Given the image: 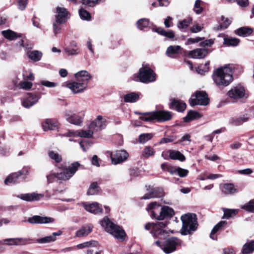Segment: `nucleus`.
Instances as JSON below:
<instances>
[{
  "label": "nucleus",
  "mask_w": 254,
  "mask_h": 254,
  "mask_svg": "<svg viewBox=\"0 0 254 254\" xmlns=\"http://www.w3.org/2000/svg\"><path fill=\"white\" fill-rule=\"evenodd\" d=\"M234 66L228 64L217 68L213 71V80L217 86L226 87L233 80V73Z\"/></svg>",
  "instance_id": "1"
},
{
  "label": "nucleus",
  "mask_w": 254,
  "mask_h": 254,
  "mask_svg": "<svg viewBox=\"0 0 254 254\" xmlns=\"http://www.w3.org/2000/svg\"><path fill=\"white\" fill-rule=\"evenodd\" d=\"M75 77L76 81L67 84L66 86L74 93L82 92L86 89L91 76L87 71L81 70L77 72Z\"/></svg>",
  "instance_id": "2"
},
{
  "label": "nucleus",
  "mask_w": 254,
  "mask_h": 254,
  "mask_svg": "<svg viewBox=\"0 0 254 254\" xmlns=\"http://www.w3.org/2000/svg\"><path fill=\"white\" fill-rule=\"evenodd\" d=\"M182 221V228L180 230L181 234L183 235L191 234L195 231L198 226L197 218L193 213H188L181 216Z\"/></svg>",
  "instance_id": "3"
},
{
  "label": "nucleus",
  "mask_w": 254,
  "mask_h": 254,
  "mask_svg": "<svg viewBox=\"0 0 254 254\" xmlns=\"http://www.w3.org/2000/svg\"><path fill=\"white\" fill-rule=\"evenodd\" d=\"M101 226L105 230L116 239L123 241L126 236L124 230L119 226L113 223L108 217H105L100 221Z\"/></svg>",
  "instance_id": "4"
},
{
  "label": "nucleus",
  "mask_w": 254,
  "mask_h": 254,
  "mask_svg": "<svg viewBox=\"0 0 254 254\" xmlns=\"http://www.w3.org/2000/svg\"><path fill=\"white\" fill-rule=\"evenodd\" d=\"M140 114L139 119L145 122H152L156 120L159 122H164L170 120L172 118V114L166 111H156L152 112H146Z\"/></svg>",
  "instance_id": "5"
},
{
  "label": "nucleus",
  "mask_w": 254,
  "mask_h": 254,
  "mask_svg": "<svg viewBox=\"0 0 254 254\" xmlns=\"http://www.w3.org/2000/svg\"><path fill=\"white\" fill-rule=\"evenodd\" d=\"M80 166L78 162H75L68 166L61 167L60 172L58 173L57 179L63 181L69 180L75 174Z\"/></svg>",
  "instance_id": "6"
},
{
  "label": "nucleus",
  "mask_w": 254,
  "mask_h": 254,
  "mask_svg": "<svg viewBox=\"0 0 254 254\" xmlns=\"http://www.w3.org/2000/svg\"><path fill=\"white\" fill-rule=\"evenodd\" d=\"M155 244L165 253L168 254L174 252L178 246H181V241L176 237H172L163 243L160 240H157L155 242Z\"/></svg>",
  "instance_id": "7"
},
{
  "label": "nucleus",
  "mask_w": 254,
  "mask_h": 254,
  "mask_svg": "<svg viewBox=\"0 0 254 254\" xmlns=\"http://www.w3.org/2000/svg\"><path fill=\"white\" fill-rule=\"evenodd\" d=\"M189 103L192 107L195 105L206 106L209 103L208 95L205 91H196L191 96L189 100Z\"/></svg>",
  "instance_id": "8"
},
{
  "label": "nucleus",
  "mask_w": 254,
  "mask_h": 254,
  "mask_svg": "<svg viewBox=\"0 0 254 254\" xmlns=\"http://www.w3.org/2000/svg\"><path fill=\"white\" fill-rule=\"evenodd\" d=\"M138 77L140 81L149 83L156 80V74L148 65L143 64L142 67L139 70Z\"/></svg>",
  "instance_id": "9"
},
{
  "label": "nucleus",
  "mask_w": 254,
  "mask_h": 254,
  "mask_svg": "<svg viewBox=\"0 0 254 254\" xmlns=\"http://www.w3.org/2000/svg\"><path fill=\"white\" fill-rule=\"evenodd\" d=\"M167 225V223L163 222L156 223H148L145 225V229L146 230L150 231V233L153 237L157 238L158 236H161L164 233H166L164 229Z\"/></svg>",
  "instance_id": "10"
},
{
  "label": "nucleus",
  "mask_w": 254,
  "mask_h": 254,
  "mask_svg": "<svg viewBox=\"0 0 254 254\" xmlns=\"http://www.w3.org/2000/svg\"><path fill=\"white\" fill-rule=\"evenodd\" d=\"M227 95L233 102H237L245 97V89L240 85L232 87L227 93Z\"/></svg>",
  "instance_id": "11"
},
{
  "label": "nucleus",
  "mask_w": 254,
  "mask_h": 254,
  "mask_svg": "<svg viewBox=\"0 0 254 254\" xmlns=\"http://www.w3.org/2000/svg\"><path fill=\"white\" fill-rule=\"evenodd\" d=\"M29 169L30 168L27 166L24 167L19 172L11 174L5 179V184L8 185L12 183H17L18 182V180L19 178H21L22 180L24 179L25 176L28 174Z\"/></svg>",
  "instance_id": "12"
},
{
  "label": "nucleus",
  "mask_w": 254,
  "mask_h": 254,
  "mask_svg": "<svg viewBox=\"0 0 254 254\" xmlns=\"http://www.w3.org/2000/svg\"><path fill=\"white\" fill-rule=\"evenodd\" d=\"M108 153L109 154L112 163L115 165L124 162L128 157V153L124 150L116 151L114 154L111 151H108Z\"/></svg>",
  "instance_id": "13"
},
{
  "label": "nucleus",
  "mask_w": 254,
  "mask_h": 254,
  "mask_svg": "<svg viewBox=\"0 0 254 254\" xmlns=\"http://www.w3.org/2000/svg\"><path fill=\"white\" fill-rule=\"evenodd\" d=\"M146 210L151 211V217L153 219L161 220L162 218V206L156 202L150 203L147 206Z\"/></svg>",
  "instance_id": "14"
},
{
  "label": "nucleus",
  "mask_w": 254,
  "mask_h": 254,
  "mask_svg": "<svg viewBox=\"0 0 254 254\" xmlns=\"http://www.w3.org/2000/svg\"><path fill=\"white\" fill-rule=\"evenodd\" d=\"M41 96L38 93H29L26 97L22 100V105L26 108H29L38 102Z\"/></svg>",
  "instance_id": "15"
},
{
  "label": "nucleus",
  "mask_w": 254,
  "mask_h": 254,
  "mask_svg": "<svg viewBox=\"0 0 254 254\" xmlns=\"http://www.w3.org/2000/svg\"><path fill=\"white\" fill-rule=\"evenodd\" d=\"M70 13L64 7L58 6L56 8V19L59 23H65L70 18Z\"/></svg>",
  "instance_id": "16"
},
{
  "label": "nucleus",
  "mask_w": 254,
  "mask_h": 254,
  "mask_svg": "<svg viewBox=\"0 0 254 254\" xmlns=\"http://www.w3.org/2000/svg\"><path fill=\"white\" fill-rule=\"evenodd\" d=\"M106 120L101 116L99 115L93 120L89 125V128L93 129L94 132L100 131L105 128Z\"/></svg>",
  "instance_id": "17"
},
{
  "label": "nucleus",
  "mask_w": 254,
  "mask_h": 254,
  "mask_svg": "<svg viewBox=\"0 0 254 254\" xmlns=\"http://www.w3.org/2000/svg\"><path fill=\"white\" fill-rule=\"evenodd\" d=\"M85 116V112L81 111L78 114H73L70 115L69 114H66V120L70 124L76 125L81 126L83 123L84 117Z\"/></svg>",
  "instance_id": "18"
},
{
  "label": "nucleus",
  "mask_w": 254,
  "mask_h": 254,
  "mask_svg": "<svg viewBox=\"0 0 254 254\" xmlns=\"http://www.w3.org/2000/svg\"><path fill=\"white\" fill-rule=\"evenodd\" d=\"M30 239L23 238H8L0 241L1 244L7 246H20L24 245L27 243Z\"/></svg>",
  "instance_id": "19"
},
{
  "label": "nucleus",
  "mask_w": 254,
  "mask_h": 254,
  "mask_svg": "<svg viewBox=\"0 0 254 254\" xmlns=\"http://www.w3.org/2000/svg\"><path fill=\"white\" fill-rule=\"evenodd\" d=\"M94 131L88 128V130H81L76 131H68L64 134L66 136H79L81 137L90 138L92 137Z\"/></svg>",
  "instance_id": "20"
},
{
  "label": "nucleus",
  "mask_w": 254,
  "mask_h": 254,
  "mask_svg": "<svg viewBox=\"0 0 254 254\" xmlns=\"http://www.w3.org/2000/svg\"><path fill=\"white\" fill-rule=\"evenodd\" d=\"M28 222L31 224H47L54 222V219L49 217L35 215L29 218Z\"/></svg>",
  "instance_id": "21"
},
{
  "label": "nucleus",
  "mask_w": 254,
  "mask_h": 254,
  "mask_svg": "<svg viewBox=\"0 0 254 254\" xmlns=\"http://www.w3.org/2000/svg\"><path fill=\"white\" fill-rule=\"evenodd\" d=\"M165 193L163 189L160 188H154L151 191L146 193L141 199H147L155 197H161L164 196Z\"/></svg>",
  "instance_id": "22"
},
{
  "label": "nucleus",
  "mask_w": 254,
  "mask_h": 254,
  "mask_svg": "<svg viewBox=\"0 0 254 254\" xmlns=\"http://www.w3.org/2000/svg\"><path fill=\"white\" fill-rule=\"evenodd\" d=\"M83 206L87 211L94 213L98 214L102 212L103 209L101 206L97 202L92 203H83Z\"/></svg>",
  "instance_id": "23"
},
{
  "label": "nucleus",
  "mask_w": 254,
  "mask_h": 254,
  "mask_svg": "<svg viewBox=\"0 0 254 254\" xmlns=\"http://www.w3.org/2000/svg\"><path fill=\"white\" fill-rule=\"evenodd\" d=\"M44 195L41 193L32 192L31 193L21 194L17 195V197L27 201H37L41 199Z\"/></svg>",
  "instance_id": "24"
},
{
  "label": "nucleus",
  "mask_w": 254,
  "mask_h": 254,
  "mask_svg": "<svg viewBox=\"0 0 254 254\" xmlns=\"http://www.w3.org/2000/svg\"><path fill=\"white\" fill-rule=\"evenodd\" d=\"M170 108L175 109L178 112H183L186 108L187 105L183 101L173 99L171 100L170 104Z\"/></svg>",
  "instance_id": "25"
},
{
  "label": "nucleus",
  "mask_w": 254,
  "mask_h": 254,
  "mask_svg": "<svg viewBox=\"0 0 254 254\" xmlns=\"http://www.w3.org/2000/svg\"><path fill=\"white\" fill-rule=\"evenodd\" d=\"M208 51L206 49H196L189 52V56L194 59H203L208 54Z\"/></svg>",
  "instance_id": "26"
},
{
  "label": "nucleus",
  "mask_w": 254,
  "mask_h": 254,
  "mask_svg": "<svg viewBox=\"0 0 254 254\" xmlns=\"http://www.w3.org/2000/svg\"><path fill=\"white\" fill-rule=\"evenodd\" d=\"M62 234V232L61 231H59L57 232L53 233L50 236H48L40 239H38L36 240V242L40 244H46L53 242L56 241V237L60 236Z\"/></svg>",
  "instance_id": "27"
},
{
  "label": "nucleus",
  "mask_w": 254,
  "mask_h": 254,
  "mask_svg": "<svg viewBox=\"0 0 254 254\" xmlns=\"http://www.w3.org/2000/svg\"><path fill=\"white\" fill-rule=\"evenodd\" d=\"M250 118L249 115L246 114L239 117H233L230 119V123L233 126H240L247 122Z\"/></svg>",
  "instance_id": "28"
},
{
  "label": "nucleus",
  "mask_w": 254,
  "mask_h": 254,
  "mask_svg": "<svg viewBox=\"0 0 254 254\" xmlns=\"http://www.w3.org/2000/svg\"><path fill=\"white\" fill-rule=\"evenodd\" d=\"M42 126L45 131L48 130H55L58 128V124L56 120L47 119L43 123Z\"/></svg>",
  "instance_id": "29"
},
{
  "label": "nucleus",
  "mask_w": 254,
  "mask_h": 254,
  "mask_svg": "<svg viewBox=\"0 0 254 254\" xmlns=\"http://www.w3.org/2000/svg\"><path fill=\"white\" fill-rule=\"evenodd\" d=\"M93 226L91 224H87L82 227L76 233L77 237H82L87 236L92 231Z\"/></svg>",
  "instance_id": "30"
},
{
  "label": "nucleus",
  "mask_w": 254,
  "mask_h": 254,
  "mask_svg": "<svg viewBox=\"0 0 254 254\" xmlns=\"http://www.w3.org/2000/svg\"><path fill=\"white\" fill-rule=\"evenodd\" d=\"M221 189L225 194H233L238 191L232 184H225L221 187Z\"/></svg>",
  "instance_id": "31"
},
{
  "label": "nucleus",
  "mask_w": 254,
  "mask_h": 254,
  "mask_svg": "<svg viewBox=\"0 0 254 254\" xmlns=\"http://www.w3.org/2000/svg\"><path fill=\"white\" fill-rule=\"evenodd\" d=\"M175 214L173 208L168 206H162V218L161 220H163L167 218L172 217Z\"/></svg>",
  "instance_id": "32"
},
{
  "label": "nucleus",
  "mask_w": 254,
  "mask_h": 254,
  "mask_svg": "<svg viewBox=\"0 0 254 254\" xmlns=\"http://www.w3.org/2000/svg\"><path fill=\"white\" fill-rule=\"evenodd\" d=\"M227 222L226 221H221L217 224L213 228L210 234V237L214 240H217V237L214 235L218 231L221 230L227 225Z\"/></svg>",
  "instance_id": "33"
},
{
  "label": "nucleus",
  "mask_w": 254,
  "mask_h": 254,
  "mask_svg": "<svg viewBox=\"0 0 254 254\" xmlns=\"http://www.w3.org/2000/svg\"><path fill=\"white\" fill-rule=\"evenodd\" d=\"M201 115L197 111L190 110V111L186 117L184 118V121L185 122H189L192 120L199 119L201 117Z\"/></svg>",
  "instance_id": "34"
},
{
  "label": "nucleus",
  "mask_w": 254,
  "mask_h": 254,
  "mask_svg": "<svg viewBox=\"0 0 254 254\" xmlns=\"http://www.w3.org/2000/svg\"><path fill=\"white\" fill-rule=\"evenodd\" d=\"M169 158L173 160H179L181 161L185 160V156L179 151L169 150Z\"/></svg>",
  "instance_id": "35"
},
{
  "label": "nucleus",
  "mask_w": 254,
  "mask_h": 254,
  "mask_svg": "<svg viewBox=\"0 0 254 254\" xmlns=\"http://www.w3.org/2000/svg\"><path fill=\"white\" fill-rule=\"evenodd\" d=\"M124 101L127 103H134L139 99V95L134 92H131L125 95L124 97Z\"/></svg>",
  "instance_id": "36"
},
{
  "label": "nucleus",
  "mask_w": 254,
  "mask_h": 254,
  "mask_svg": "<svg viewBox=\"0 0 254 254\" xmlns=\"http://www.w3.org/2000/svg\"><path fill=\"white\" fill-rule=\"evenodd\" d=\"M2 35L6 38L10 40H13L15 39L18 37H21V35L20 34H17L11 30H7L5 31H2L1 32Z\"/></svg>",
  "instance_id": "37"
},
{
  "label": "nucleus",
  "mask_w": 254,
  "mask_h": 254,
  "mask_svg": "<svg viewBox=\"0 0 254 254\" xmlns=\"http://www.w3.org/2000/svg\"><path fill=\"white\" fill-rule=\"evenodd\" d=\"M253 32V30L247 27H241L235 31V33L239 36L246 37Z\"/></svg>",
  "instance_id": "38"
},
{
  "label": "nucleus",
  "mask_w": 254,
  "mask_h": 254,
  "mask_svg": "<svg viewBox=\"0 0 254 254\" xmlns=\"http://www.w3.org/2000/svg\"><path fill=\"white\" fill-rule=\"evenodd\" d=\"M100 191V189L97 182H93L90 185L87 194L88 195H96L98 194Z\"/></svg>",
  "instance_id": "39"
},
{
  "label": "nucleus",
  "mask_w": 254,
  "mask_h": 254,
  "mask_svg": "<svg viewBox=\"0 0 254 254\" xmlns=\"http://www.w3.org/2000/svg\"><path fill=\"white\" fill-rule=\"evenodd\" d=\"M239 42V39L236 38L230 37L224 38V44L228 46H236Z\"/></svg>",
  "instance_id": "40"
},
{
  "label": "nucleus",
  "mask_w": 254,
  "mask_h": 254,
  "mask_svg": "<svg viewBox=\"0 0 254 254\" xmlns=\"http://www.w3.org/2000/svg\"><path fill=\"white\" fill-rule=\"evenodd\" d=\"M254 251V241L245 244L243 246L242 253L243 254H250Z\"/></svg>",
  "instance_id": "41"
},
{
  "label": "nucleus",
  "mask_w": 254,
  "mask_h": 254,
  "mask_svg": "<svg viewBox=\"0 0 254 254\" xmlns=\"http://www.w3.org/2000/svg\"><path fill=\"white\" fill-rule=\"evenodd\" d=\"M223 210L224 215L222 218L227 219L235 216L238 212V210L237 209L223 208Z\"/></svg>",
  "instance_id": "42"
},
{
  "label": "nucleus",
  "mask_w": 254,
  "mask_h": 254,
  "mask_svg": "<svg viewBox=\"0 0 254 254\" xmlns=\"http://www.w3.org/2000/svg\"><path fill=\"white\" fill-rule=\"evenodd\" d=\"M42 53L38 51H33L27 53L29 59L34 61H39L42 57Z\"/></svg>",
  "instance_id": "43"
},
{
  "label": "nucleus",
  "mask_w": 254,
  "mask_h": 254,
  "mask_svg": "<svg viewBox=\"0 0 254 254\" xmlns=\"http://www.w3.org/2000/svg\"><path fill=\"white\" fill-rule=\"evenodd\" d=\"M231 21L228 18H225L224 16H222L221 18V21H220V25L217 28V30H222L226 29L230 24Z\"/></svg>",
  "instance_id": "44"
},
{
  "label": "nucleus",
  "mask_w": 254,
  "mask_h": 254,
  "mask_svg": "<svg viewBox=\"0 0 254 254\" xmlns=\"http://www.w3.org/2000/svg\"><path fill=\"white\" fill-rule=\"evenodd\" d=\"M181 50L180 46H170L167 49L166 54L171 57V55L178 54Z\"/></svg>",
  "instance_id": "45"
},
{
  "label": "nucleus",
  "mask_w": 254,
  "mask_h": 254,
  "mask_svg": "<svg viewBox=\"0 0 254 254\" xmlns=\"http://www.w3.org/2000/svg\"><path fill=\"white\" fill-rule=\"evenodd\" d=\"M48 154L49 157L52 160H54L55 162L60 163V162L62 161V156L57 152L52 150H49L48 152Z\"/></svg>",
  "instance_id": "46"
},
{
  "label": "nucleus",
  "mask_w": 254,
  "mask_h": 254,
  "mask_svg": "<svg viewBox=\"0 0 254 254\" xmlns=\"http://www.w3.org/2000/svg\"><path fill=\"white\" fill-rule=\"evenodd\" d=\"M154 149L149 146H146L142 152V155L145 158H148L154 154Z\"/></svg>",
  "instance_id": "47"
},
{
  "label": "nucleus",
  "mask_w": 254,
  "mask_h": 254,
  "mask_svg": "<svg viewBox=\"0 0 254 254\" xmlns=\"http://www.w3.org/2000/svg\"><path fill=\"white\" fill-rule=\"evenodd\" d=\"M64 52L68 56H74L78 54L79 51L78 48L74 49L68 46L64 48Z\"/></svg>",
  "instance_id": "48"
},
{
  "label": "nucleus",
  "mask_w": 254,
  "mask_h": 254,
  "mask_svg": "<svg viewBox=\"0 0 254 254\" xmlns=\"http://www.w3.org/2000/svg\"><path fill=\"white\" fill-rule=\"evenodd\" d=\"M153 137L152 133H146L141 134L139 136V142L141 143H144Z\"/></svg>",
  "instance_id": "49"
},
{
  "label": "nucleus",
  "mask_w": 254,
  "mask_h": 254,
  "mask_svg": "<svg viewBox=\"0 0 254 254\" xmlns=\"http://www.w3.org/2000/svg\"><path fill=\"white\" fill-rule=\"evenodd\" d=\"M137 27L140 30H143L149 24V20L147 18H142L138 20L137 22Z\"/></svg>",
  "instance_id": "50"
},
{
  "label": "nucleus",
  "mask_w": 254,
  "mask_h": 254,
  "mask_svg": "<svg viewBox=\"0 0 254 254\" xmlns=\"http://www.w3.org/2000/svg\"><path fill=\"white\" fill-rule=\"evenodd\" d=\"M191 21L190 18L184 19L180 21L178 24V27L179 29H185L189 26Z\"/></svg>",
  "instance_id": "51"
},
{
  "label": "nucleus",
  "mask_w": 254,
  "mask_h": 254,
  "mask_svg": "<svg viewBox=\"0 0 254 254\" xmlns=\"http://www.w3.org/2000/svg\"><path fill=\"white\" fill-rule=\"evenodd\" d=\"M98 244V242L95 241H92L90 242H86L82 244H80L77 245V247L79 249H81L86 247H88L91 246H96V245Z\"/></svg>",
  "instance_id": "52"
},
{
  "label": "nucleus",
  "mask_w": 254,
  "mask_h": 254,
  "mask_svg": "<svg viewBox=\"0 0 254 254\" xmlns=\"http://www.w3.org/2000/svg\"><path fill=\"white\" fill-rule=\"evenodd\" d=\"M79 14L82 19L89 20L91 18L90 14L83 9H79Z\"/></svg>",
  "instance_id": "53"
},
{
  "label": "nucleus",
  "mask_w": 254,
  "mask_h": 254,
  "mask_svg": "<svg viewBox=\"0 0 254 254\" xmlns=\"http://www.w3.org/2000/svg\"><path fill=\"white\" fill-rule=\"evenodd\" d=\"M242 208L252 212H254V199L250 200L249 203L243 205Z\"/></svg>",
  "instance_id": "54"
},
{
  "label": "nucleus",
  "mask_w": 254,
  "mask_h": 254,
  "mask_svg": "<svg viewBox=\"0 0 254 254\" xmlns=\"http://www.w3.org/2000/svg\"><path fill=\"white\" fill-rule=\"evenodd\" d=\"M32 86V83L30 81L24 80L19 83V87L20 88L24 90H29Z\"/></svg>",
  "instance_id": "55"
},
{
  "label": "nucleus",
  "mask_w": 254,
  "mask_h": 254,
  "mask_svg": "<svg viewBox=\"0 0 254 254\" xmlns=\"http://www.w3.org/2000/svg\"><path fill=\"white\" fill-rule=\"evenodd\" d=\"M201 2L200 0H196L195 2L194 11L197 14H200L203 10V8L200 6Z\"/></svg>",
  "instance_id": "56"
},
{
  "label": "nucleus",
  "mask_w": 254,
  "mask_h": 254,
  "mask_svg": "<svg viewBox=\"0 0 254 254\" xmlns=\"http://www.w3.org/2000/svg\"><path fill=\"white\" fill-rule=\"evenodd\" d=\"M62 24L63 23H59V22H57L56 20L53 22V32L55 35H57L58 34L60 33L61 29L60 25Z\"/></svg>",
  "instance_id": "57"
},
{
  "label": "nucleus",
  "mask_w": 254,
  "mask_h": 254,
  "mask_svg": "<svg viewBox=\"0 0 254 254\" xmlns=\"http://www.w3.org/2000/svg\"><path fill=\"white\" fill-rule=\"evenodd\" d=\"M40 84H41L43 86L49 87V88H53L55 87L57 85V83L54 82H51L47 80H42L40 81Z\"/></svg>",
  "instance_id": "58"
},
{
  "label": "nucleus",
  "mask_w": 254,
  "mask_h": 254,
  "mask_svg": "<svg viewBox=\"0 0 254 254\" xmlns=\"http://www.w3.org/2000/svg\"><path fill=\"white\" fill-rule=\"evenodd\" d=\"M176 171L178 175L181 177H186L189 173V171L188 170L179 167L176 169Z\"/></svg>",
  "instance_id": "59"
},
{
  "label": "nucleus",
  "mask_w": 254,
  "mask_h": 254,
  "mask_svg": "<svg viewBox=\"0 0 254 254\" xmlns=\"http://www.w3.org/2000/svg\"><path fill=\"white\" fill-rule=\"evenodd\" d=\"M58 173L57 174L51 173L49 175L47 176V183L48 184H51L53 183L56 179H57Z\"/></svg>",
  "instance_id": "60"
},
{
  "label": "nucleus",
  "mask_w": 254,
  "mask_h": 254,
  "mask_svg": "<svg viewBox=\"0 0 254 254\" xmlns=\"http://www.w3.org/2000/svg\"><path fill=\"white\" fill-rule=\"evenodd\" d=\"M101 161V160L98 158L96 155H93L91 159V164L98 167L100 166V162Z\"/></svg>",
  "instance_id": "61"
},
{
  "label": "nucleus",
  "mask_w": 254,
  "mask_h": 254,
  "mask_svg": "<svg viewBox=\"0 0 254 254\" xmlns=\"http://www.w3.org/2000/svg\"><path fill=\"white\" fill-rule=\"evenodd\" d=\"M82 3L88 6H94L97 4V0H82Z\"/></svg>",
  "instance_id": "62"
},
{
  "label": "nucleus",
  "mask_w": 254,
  "mask_h": 254,
  "mask_svg": "<svg viewBox=\"0 0 254 254\" xmlns=\"http://www.w3.org/2000/svg\"><path fill=\"white\" fill-rule=\"evenodd\" d=\"M204 38L197 37L195 38H189L187 40L186 42L187 45H190L195 43H198V42L203 40Z\"/></svg>",
  "instance_id": "63"
},
{
  "label": "nucleus",
  "mask_w": 254,
  "mask_h": 254,
  "mask_svg": "<svg viewBox=\"0 0 254 254\" xmlns=\"http://www.w3.org/2000/svg\"><path fill=\"white\" fill-rule=\"evenodd\" d=\"M130 180H133L140 175V173L136 169H131L130 170Z\"/></svg>",
  "instance_id": "64"
}]
</instances>
